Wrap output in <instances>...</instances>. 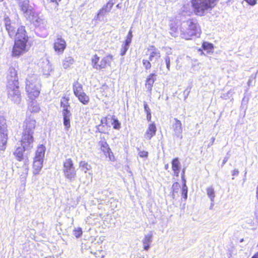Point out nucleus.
I'll list each match as a JSON object with an SVG mask.
<instances>
[{"mask_svg":"<svg viewBox=\"0 0 258 258\" xmlns=\"http://www.w3.org/2000/svg\"><path fill=\"white\" fill-rule=\"evenodd\" d=\"M36 126V121L34 118H27L23 123V132L21 138V145L24 148H32L33 145L34 130Z\"/></svg>","mask_w":258,"mask_h":258,"instance_id":"1","label":"nucleus"},{"mask_svg":"<svg viewBox=\"0 0 258 258\" xmlns=\"http://www.w3.org/2000/svg\"><path fill=\"white\" fill-rule=\"evenodd\" d=\"M180 29L181 37L186 40L191 39L194 36L199 37L201 32L198 21L195 19L183 21Z\"/></svg>","mask_w":258,"mask_h":258,"instance_id":"2","label":"nucleus"},{"mask_svg":"<svg viewBox=\"0 0 258 258\" xmlns=\"http://www.w3.org/2000/svg\"><path fill=\"white\" fill-rule=\"evenodd\" d=\"M14 36H15V40L12 51L13 55L19 56L26 51V43L28 37L26 35L24 27H19Z\"/></svg>","mask_w":258,"mask_h":258,"instance_id":"3","label":"nucleus"},{"mask_svg":"<svg viewBox=\"0 0 258 258\" xmlns=\"http://www.w3.org/2000/svg\"><path fill=\"white\" fill-rule=\"evenodd\" d=\"M219 0H190L194 13L198 16H204L211 11Z\"/></svg>","mask_w":258,"mask_h":258,"instance_id":"4","label":"nucleus"},{"mask_svg":"<svg viewBox=\"0 0 258 258\" xmlns=\"http://www.w3.org/2000/svg\"><path fill=\"white\" fill-rule=\"evenodd\" d=\"M26 84V90L28 97L31 100H34L40 94L39 81L35 75H33L27 78Z\"/></svg>","mask_w":258,"mask_h":258,"instance_id":"5","label":"nucleus"},{"mask_svg":"<svg viewBox=\"0 0 258 258\" xmlns=\"http://www.w3.org/2000/svg\"><path fill=\"white\" fill-rule=\"evenodd\" d=\"M26 20L33 24L36 27L39 28L41 30H45L47 28V22L42 16L35 13L33 9L24 15Z\"/></svg>","mask_w":258,"mask_h":258,"instance_id":"6","label":"nucleus"},{"mask_svg":"<svg viewBox=\"0 0 258 258\" xmlns=\"http://www.w3.org/2000/svg\"><path fill=\"white\" fill-rule=\"evenodd\" d=\"M100 58L97 55H94L92 58V66L93 68L97 70H100L102 69H105L107 66H110L112 61L113 60V56L109 54L104 57L100 61Z\"/></svg>","mask_w":258,"mask_h":258,"instance_id":"7","label":"nucleus"},{"mask_svg":"<svg viewBox=\"0 0 258 258\" xmlns=\"http://www.w3.org/2000/svg\"><path fill=\"white\" fill-rule=\"evenodd\" d=\"M63 172L65 177L70 181L75 179L76 172L73 161L71 158L67 159L63 162Z\"/></svg>","mask_w":258,"mask_h":258,"instance_id":"8","label":"nucleus"},{"mask_svg":"<svg viewBox=\"0 0 258 258\" xmlns=\"http://www.w3.org/2000/svg\"><path fill=\"white\" fill-rule=\"evenodd\" d=\"M9 98L14 103H19L21 94L19 90V85H7Z\"/></svg>","mask_w":258,"mask_h":258,"instance_id":"9","label":"nucleus"},{"mask_svg":"<svg viewBox=\"0 0 258 258\" xmlns=\"http://www.w3.org/2000/svg\"><path fill=\"white\" fill-rule=\"evenodd\" d=\"M113 5L114 3L111 1H109L99 11L97 15L94 17V20L96 22H104L106 15L111 11Z\"/></svg>","mask_w":258,"mask_h":258,"instance_id":"10","label":"nucleus"},{"mask_svg":"<svg viewBox=\"0 0 258 258\" xmlns=\"http://www.w3.org/2000/svg\"><path fill=\"white\" fill-rule=\"evenodd\" d=\"M173 135L180 139H182V127L181 122L176 118L173 119L172 124Z\"/></svg>","mask_w":258,"mask_h":258,"instance_id":"11","label":"nucleus"},{"mask_svg":"<svg viewBox=\"0 0 258 258\" xmlns=\"http://www.w3.org/2000/svg\"><path fill=\"white\" fill-rule=\"evenodd\" d=\"M4 22L6 29L8 31L9 36L11 38L14 37L16 33L15 23L12 22L10 19L7 16H5L4 17Z\"/></svg>","mask_w":258,"mask_h":258,"instance_id":"12","label":"nucleus"},{"mask_svg":"<svg viewBox=\"0 0 258 258\" xmlns=\"http://www.w3.org/2000/svg\"><path fill=\"white\" fill-rule=\"evenodd\" d=\"M7 81V85H19L17 71L14 68H10L9 69Z\"/></svg>","mask_w":258,"mask_h":258,"instance_id":"13","label":"nucleus"},{"mask_svg":"<svg viewBox=\"0 0 258 258\" xmlns=\"http://www.w3.org/2000/svg\"><path fill=\"white\" fill-rule=\"evenodd\" d=\"M8 140L7 129L0 128V155L5 151Z\"/></svg>","mask_w":258,"mask_h":258,"instance_id":"14","label":"nucleus"},{"mask_svg":"<svg viewBox=\"0 0 258 258\" xmlns=\"http://www.w3.org/2000/svg\"><path fill=\"white\" fill-rule=\"evenodd\" d=\"M99 145L100 146L101 150L104 153L106 157L108 156L110 160H112L114 159L113 153L105 140L99 141Z\"/></svg>","mask_w":258,"mask_h":258,"instance_id":"15","label":"nucleus"},{"mask_svg":"<svg viewBox=\"0 0 258 258\" xmlns=\"http://www.w3.org/2000/svg\"><path fill=\"white\" fill-rule=\"evenodd\" d=\"M66 47L65 40L60 36H57L54 43V49L57 53H62Z\"/></svg>","mask_w":258,"mask_h":258,"instance_id":"16","label":"nucleus"},{"mask_svg":"<svg viewBox=\"0 0 258 258\" xmlns=\"http://www.w3.org/2000/svg\"><path fill=\"white\" fill-rule=\"evenodd\" d=\"M148 51L150 52L149 59L151 61H152L154 60H158L160 58V51L155 46L150 45L148 48Z\"/></svg>","mask_w":258,"mask_h":258,"instance_id":"17","label":"nucleus"},{"mask_svg":"<svg viewBox=\"0 0 258 258\" xmlns=\"http://www.w3.org/2000/svg\"><path fill=\"white\" fill-rule=\"evenodd\" d=\"M62 114L63 115V123L65 127V130L68 131L71 127L70 120L72 114L69 109H63Z\"/></svg>","mask_w":258,"mask_h":258,"instance_id":"18","label":"nucleus"},{"mask_svg":"<svg viewBox=\"0 0 258 258\" xmlns=\"http://www.w3.org/2000/svg\"><path fill=\"white\" fill-rule=\"evenodd\" d=\"M153 233L152 231H149L145 234L142 240V243L144 249L145 250H148L150 248V244L153 241Z\"/></svg>","mask_w":258,"mask_h":258,"instance_id":"19","label":"nucleus"},{"mask_svg":"<svg viewBox=\"0 0 258 258\" xmlns=\"http://www.w3.org/2000/svg\"><path fill=\"white\" fill-rule=\"evenodd\" d=\"M23 15L29 12L33 8L29 5V0H16Z\"/></svg>","mask_w":258,"mask_h":258,"instance_id":"20","label":"nucleus"},{"mask_svg":"<svg viewBox=\"0 0 258 258\" xmlns=\"http://www.w3.org/2000/svg\"><path fill=\"white\" fill-rule=\"evenodd\" d=\"M157 128L155 123H152L149 124L148 127L144 135V137L147 140H151L156 133Z\"/></svg>","mask_w":258,"mask_h":258,"instance_id":"21","label":"nucleus"},{"mask_svg":"<svg viewBox=\"0 0 258 258\" xmlns=\"http://www.w3.org/2000/svg\"><path fill=\"white\" fill-rule=\"evenodd\" d=\"M156 77L157 75L155 73H151L147 77L145 86L148 91L152 90L154 83L156 80Z\"/></svg>","mask_w":258,"mask_h":258,"instance_id":"22","label":"nucleus"},{"mask_svg":"<svg viewBox=\"0 0 258 258\" xmlns=\"http://www.w3.org/2000/svg\"><path fill=\"white\" fill-rule=\"evenodd\" d=\"M172 169L173 171L174 174L176 176H179V173L180 171V163L178 160V158H175L173 159L172 161Z\"/></svg>","mask_w":258,"mask_h":258,"instance_id":"23","label":"nucleus"},{"mask_svg":"<svg viewBox=\"0 0 258 258\" xmlns=\"http://www.w3.org/2000/svg\"><path fill=\"white\" fill-rule=\"evenodd\" d=\"M43 160L34 159L33 162V173L37 174L39 173L43 166Z\"/></svg>","mask_w":258,"mask_h":258,"instance_id":"24","label":"nucleus"},{"mask_svg":"<svg viewBox=\"0 0 258 258\" xmlns=\"http://www.w3.org/2000/svg\"><path fill=\"white\" fill-rule=\"evenodd\" d=\"M22 147H18L14 152V155L18 161H21L24 159L23 152L25 150H29L30 148H25L22 145Z\"/></svg>","mask_w":258,"mask_h":258,"instance_id":"25","label":"nucleus"},{"mask_svg":"<svg viewBox=\"0 0 258 258\" xmlns=\"http://www.w3.org/2000/svg\"><path fill=\"white\" fill-rule=\"evenodd\" d=\"M45 147L43 145H40L36 151L34 159L43 160L45 155Z\"/></svg>","mask_w":258,"mask_h":258,"instance_id":"26","label":"nucleus"},{"mask_svg":"<svg viewBox=\"0 0 258 258\" xmlns=\"http://www.w3.org/2000/svg\"><path fill=\"white\" fill-rule=\"evenodd\" d=\"M73 91L76 96L84 93L82 85L78 82H76L73 85Z\"/></svg>","mask_w":258,"mask_h":258,"instance_id":"27","label":"nucleus"},{"mask_svg":"<svg viewBox=\"0 0 258 258\" xmlns=\"http://www.w3.org/2000/svg\"><path fill=\"white\" fill-rule=\"evenodd\" d=\"M74 62V58L71 56H68L62 61V66L64 69H67L70 67Z\"/></svg>","mask_w":258,"mask_h":258,"instance_id":"28","label":"nucleus"},{"mask_svg":"<svg viewBox=\"0 0 258 258\" xmlns=\"http://www.w3.org/2000/svg\"><path fill=\"white\" fill-rule=\"evenodd\" d=\"M77 97L79 101L84 105L87 104L89 101V97L84 92L78 95Z\"/></svg>","mask_w":258,"mask_h":258,"instance_id":"29","label":"nucleus"},{"mask_svg":"<svg viewBox=\"0 0 258 258\" xmlns=\"http://www.w3.org/2000/svg\"><path fill=\"white\" fill-rule=\"evenodd\" d=\"M207 194L208 197L210 199L211 202H214L215 192L213 186H211L207 188Z\"/></svg>","mask_w":258,"mask_h":258,"instance_id":"30","label":"nucleus"},{"mask_svg":"<svg viewBox=\"0 0 258 258\" xmlns=\"http://www.w3.org/2000/svg\"><path fill=\"white\" fill-rule=\"evenodd\" d=\"M29 109L31 112H38L40 110V107L36 102L32 101Z\"/></svg>","mask_w":258,"mask_h":258,"instance_id":"31","label":"nucleus"},{"mask_svg":"<svg viewBox=\"0 0 258 258\" xmlns=\"http://www.w3.org/2000/svg\"><path fill=\"white\" fill-rule=\"evenodd\" d=\"M180 185L178 182H176L173 184L172 186V196L173 199H175V194H177L178 192V190L180 188Z\"/></svg>","mask_w":258,"mask_h":258,"instance_id":"32","label":"nucleus"},{"mask_svg":"<svg viewBox=\"0 0 258 258\" xmlns=\"http://www.w3.org/2000/svg\"><path fill=\"white\" fill-rule=\"evenodd\" d=\"M80 167H81L83 170H85V172H86L87 170H90L91 169V166L85 161L80 162Z\"/></svg>","mask_w":258,"mask_h":258,"instance_id":"33","label":"nucleus"},{"mask_svg":"<svg viewBox=\"0 0 258 258\" xmlns=\"http://www.w3.org/2000/svg\"><path fill=\"white\" fill-rule=\"evenodd\" d=\"M182 183L183 184L182 187V196L185 200H186L187 198L188 187L186 186V182Z\"/></svg>","mask_w":258,"mask_h":258,"instance_id":"34","label":"nucleus"},{"mask_svg":"<svg viewBox=\"0 0 258 258\" xmlns=\"http://www.w3.org/2000/svg\"><path fill=\"white\" fill-rule=\"evenodd\" d=\"M149 59H143L142 60L143 66L146 70H148L151 68L152 64Z\"/></svg>","mask_w":258,"mask_h":258,"instance_id":"35","label":"nucleus"},{"mask_svg":"<svg viewBox=\"0 0 258 258\" xmlns=\"http://www.w3.org/2000/svg\"><path fill=\"white\" fill-rule=\"evenodd\" d=\"M112 119L113 122L112 123V124L113 125V128L115 130H119L121 127V124L119 122L118 120L114 117H113Z\"/></svg>","mask_w":258,"mask_h":258,"instance_id":"36","label":"nucleus"},{"mask_svg":"<svg viewBox=\"0 0 258 258\" xmlns=\"http://www.w3.org/2000/svg\"><path fill=\"white\" fill-rule=\"evenodd\" d=\"M61 0H47L48 4L50 5L51 8L55 9L58 5V3Z\"/></svg>","mask_w":258,"mask_h":258,"instance_id":"37","label":"nucleus"},{"mask_svg":"<svg viewBox=\"0 0 258 258\" xmlns=\"http://www.w3.org/2000/svg\"><path fill=\"white\" fill-rule=\"evenodd\" d=\"M73 234L77 237H80L82 234V230L81 228H77L74 230Z\"/></svg>","mask_w":258,"mask_h":258,"instance_id":"38","label":"nucleus"},{"mask_svg":"<svg viewBox=\"0 0 258 258\" xmlns=\"http://www.w3.org/2000/svg\"><path fill=\"white\" fill-rule=\"evenodd\" d=\"M170 34L174 37H176L177 36L176 32L177 31V27L175 25L172 24L170 26Z\"/></svg>","mask_w":258,"mask_h":258,"instance_id":"39","label":"nucleus"},{"mask_svg":"<svg viewBox=\"0 0 258 258\" xmlns=\"http://www.w3.org/2000/svg\"><path fill=\"white\" fill-rule=\"evenodd\" d=\"M164 60L165 61L166 68L167 70V72L170 71V58L169 56L167 55L164 57Z\"/></svg>","mask_w":258,"mask_h":258,"instance_id":"40","label":"nucleus"},{"mask_svg":"<svg viewBox=\"0 0 258 258\" xmlns=\"http://www.w3.org/2000/svg\"><path fill=\"white\" fill-rule=\"evenodd\" d=\"M2 127L5 130L7 129L6 119L3 116H0V128H2Z\"/></svg>","mask_w":258,"mask_h":258,"instance_id":"41","label":"nucleus"},{"mask_svg":"<svg viewBox=\"0 0 258 258\" xmlns=\"http://www.w3.org/2000/svg\"><path fill=\"white\" fill-rule=\"evenodd\" d=\"M202 47L204 49L210 50L213 48V45L211 43L204 42Z\"/></svg>","mask_w":258,"mask_h":258,"instance_id":"42","label":"nucleus"},{"mask_svg":"<svg viewBox=\"0 0 258 258\" xmlns=\"http://www.w3.org/2000/svg\"><path fill=\"white\" fill-rule=\"evenodd\" d=\"M129 46H126L125 45L122 44V47L120 49V55L123 56L125 54L127 50H128Z\"/></svg>","mask_w":258,"mask_h":258,"instance_id":"43","label":"nucleus"},{"mask_svg":"<svg viewBox=\"0 0 258 258\" xmlns=\"http://www.w3.org/2000/svg\"><path fill=\"white\" fill-rule=\"evenodd\" d=\"M60 106L63 108V109H68V107L70 106L68 100H66L65 102L61 101Z\"/></svg>","mask_w":258,"mask_h":258,"instance_id":"44","label":"nucleus"},{"mask_svg":"<svg viewBox=\"0 0 258 258\" xmlns=\"http://www.w3.org/2000/svg\"><path fill=\"white\" fill-rule=\"evenodd\" d=\"M104 125L99 124L97 126H96L97 131L96 132H99V133H104V130L103 129Z\"/></svg>","mask_w":258,"mask_h":258,"instance_id":"45","label":"nucleus"},{"mask_svg":"<svg viewBox=\"0 0 258 258\" xmlns=\"http://www.w3.org/2000/svg\"><path fill=\"white\" fill-rule=\"evenodd\" d=\"M144 107L145 111L146 112V113H151V110L146 102H144Z\"/></svg>","mask_w":258,"mask_h":258,"instance_id":"46","label":"nucleus"},{"mask_svg":"<svg viewBox=\"0 0 258 258\" xmlns=\"http://www.w3.org/2000/svg\"><path fill=\"white\" fill-rule=\"evenodd\" d=\"M139 156L141 157H147L148 156V153L145 151H140L139 153Z\"/></svg>","mask_w":258,"mask_h":258,"instance_id":"47","label":"nucleus"},{"mask_svg":"<svg viewBox=\"0 0 258 258\" xmlns=\"http://www.w3.org/2000/svg\"><path fill=\"white\" fill-rule=\"evenodd\" d=\"M132 38H128L126 37L125 41L123 44L125 45L126 46H130V44L132 42Z\"/></svg>","mask_w":258,"mask_h":258,"instance_id":"48","label":"nucleus"},{"mask_svg":"<svg viewBox=\"0 0 258 258\" xmlns=\"http://www.w3.org/2000/svg\"><path fill=\"white\" fill-rule=\"evenodd\" d=\"M185 171V168H184L182 169V173H181V178H182V182H186V180H185V179L184 178Z\"/></svg>","mask_w":258,"mask_h":258,"instance_id":"49","label":"nucleus"},{"mask_svg":"<svg viewBox=\"0 0 258 258\" xmlns=\"http://www.w3.org/2000/svg\"><path fill=\"white\" fill-rule=\"evenodd\" d=\"M102 124V125H103V124L107 125V117H103L101 119V124Z\"/></svg>","mask_w":258,"mask_h":258,"instance_id":"50","label":"nucleus"},{"mask_svg":"<svg viewBox=\"0 0 258 258\" xmlns=\"http://www.w3.org/2000/svg\"><path fill=\"white\" fill-rule=\"evenodd\" d=\"M248 4L253 6L256 4V0H244Z\"/></svg>","mask_w":258,"mask_h":258,"instance_id":"51","label":"nucleus"},{"mask_svg":"<svg viewBox=\"0 0 258 258\" xmlns=\"http://www.w3.org/2000/svg\"><path fill=\"white\" fill-rule=\"evenodd\" d=\"M239 174V171L238 169H235L232 171V176H237Z\"/></svg>","mask_w":258,"mask_h":258,"instance_id":"52","label":"nucleus"},{"mask_svg":"<svg viewBox=\"0 0 258 258\" xmlns=\"http://www.w3.org/2000/svg\"><path fill=\"white\" fill-rule=\"evenodd\" d=\"M215 138H214V137H212L211 139H210V143L208 144V147H210V146H211L213 143H214L215 142Z\"/></svg>","mask_w":258,"mask_h":258,"instance_id":"53","label":"nucleus"},{"mask_svg":"<svg viewBox=\"0 0 258 258\" xmlns=\"http://www.w3.org/2000/svg\"><path fill=\"white\" fill-rule=\"evenodd\" d=\"M228 159H229V157L228 156H226V157H224V159L223 160L222 166H224V165L227 162Z\"/></svg>","mask_w":258,"mask_h":258,"instance_id":"54","label":"nucleus"},{"mask_svg":"<svg viewBox=\"0 0 258 258\" xmlns=\"http://www.w3.org/2000/svg\"><path fill=\"white\" fill-rule=\"evenodd\" d=\"M151 119V112L147 113V119L148 121H150Z\"/></svg>","mask_w":258,"mask_h":258,"instance_id":"55","label":"nucleus"},{"mask_svg":"<svg viewBox=\"0 0 258 258\" xmlns=\"http://www.w3.org/2000/svg\"><path fill=\"white\" fill-rule=\"evenodd\" d=\"M133 34H132V31L131 30H130L128 33V34L127 35V37L128 38H133Z\"/></svg>","mask_w":258,"mask_h":258,"instance_id":"56","label":"nucleus"},{"mask_svg":"<svg viewBox=\"0 0 258 258\" xmlns=\"http://www.w3.org/2000/svg\"><path fill=\"white\" fill-rule=\"evenodd\" d=\"M251 258H258V252L256 253Z\"/></svg>","mask_w":258,"mask_h":258,"instance_id":"57","label":"nucleus"},{"mask_svg":"<svg viewBox=\"0 0 258 258\" xmlns=\"http://www.w3.org/2000/svg\"><path fill=\"white\" fill-rule=\"evenodd\" d=\"M251 83H252V80L251 79H250L249 80H248V85L249 86L251 85Z\"/></svg>","mask_w":258,"mask_h":258,"instance_id":"58","label":"nucleus"},{"mask_svg":"<svg viewBox=\"0 0 258 258\" xmlns=\"http://www.w3.org/2000/svg\"><path fill=\"white\" fill-rule=\"evenodd\" d=\"M256 197L257 199L258 200V185H257V187L256 188Z\"/></svg>","mask_w":258,"mask_h":258,"instance_id":"59","label":"nucleus"},{"mask_svg":"<svg viewBox=\"0 0 258 258\" xmlns=\"http://www.w3.org/2000/svg\"><path fill=\"white\" fill-rule=\"evenodd\" d=\"M165 169H167L168 168V164L165 165Z\"/></svg>","mask_w":258,"mask_h":258,"instance_id":"60","label":"nucleus"},{"mask_svg":"<svg viewBox=\"0 0 258 258\" xmlns=\"http://www.w3.org/2000/svg\"><path fill=\"white\" fill-rule=\"evenodd\" d=\"M213 205H214V202H212L210 209L212 208V207L213 206Z\"/></svg>","mask_w":258,"mask_h":258,"instance_id":"61","label":"nucleus"},{"mask_svg":"<svg viewBox=\"0 0 258 258\" xmlns=\"http://www.w3.org/2000/svg\"><path fill=\"white\" fill-rule=\"evenodd\" d=\"M116 7H117V8H120L119 5V4H118V5L116 6Z\"/></svg>","mask_w":258,"mask_h":258,"instance_id":"62","label":"nucleus"},{"mask_svg":"<svg viewBox=\"0 0 258 258\" xmlns=\"http://www.w3.org/2000/svg\"><path fill=\"white\" fill-rule=\"evenodd\" d=\"M243 238H242V239H241L240 240V242H243Z\"/></svg>","mask_w":258,"mask_h":258,"instance_id":"63","label":"nucleus"},{"mask_svg":"<svg viewBox=\"0 0 258 258\" xmlns=\"http://www.w3.org/2000/svg\"><path fill=\"white\" fill-rule=\"evenodd\" d=\"M246 172H245V175H244L245 176H246Z\"/></svg>","mask_w":258,"mask_h":258,"instance_id":"64","label":"nucleus"}]
</instances>
